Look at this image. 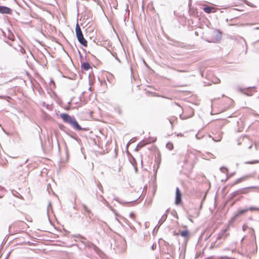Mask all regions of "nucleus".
<instances>
[{"mask_svg": "<svg viewBox=\"0 0 259 259\" xmlns=\"http://www.w3.org/2000/svg\"><path fill=\"white\" fill-rule=\"evenodd\" d=\"M60 117L64 122L69 123L75 129L79 131L81 130V126L74 117L70 116L66 113L61 114Z\"/></svg>", "mask_w": 259, "mask_h": 259, "instance_id": "obj_1", "label": "nucleus"}, {"mask_svg": "<svg viewBox=\"0 0 259 259\" xmlns=\"http://www.w3.org/2000/svg\"><path fill=\"white\" fill-rule=\"evenodd\" d=\"M75 33L78 41L84 47L88 46V42L84 38L81 28L78 23L75 26Z\"/></svg>", "mask_w": 259, "mask_h": 259, "instance_id": "obj_2", "label": "nucleus"}, {"mask_svg": "<svg viewBox=\"0 0 259 259\" xmlns=\"http://www.w3.org/2000/svg\"><path fill=\"white\" fill-rule=\"evenodd\" d=\"M212 108L213 111H216L219 113L226 111L228 107L225 104L224 101H219L218 102H214L213 103Z\"/></svg>", "mask_w": 259, "mask_h": 259, "instance_id": "obj_3", "label": "nucleus"}, {"mask_svg": "<svg viewBox=\"0 0 259 259\" xmlns=\"http://www.w3.org/2000/svg\"><path fill=\"white\" fill-rule=\"evenodd\" d=\"M229 227H227L226 228L223 230L218 235L217 239L218 240H221V239H225L227 236L229 235V234H226V232L229 231Z\"/></svg>", "mask_w": 259, "mask_h": 259, "instance_id": "obj_4", "label": "nucleus"}, {"mask_svg": "<svg viewBox=\"0 0 259 259\" xmlns=\"http://www.w3.org/2000/svg\"><path fill=\"white\" fill-rule=\"evenodd\" d=\"M182 203V194L179 188H177L176 190V205H179Z\"/></svg>", "mask_w": 259, "mask_h": 259, "instance_id": "obj_5", "label": "nucleus"}, {"mask_svg": "<svg viewBox=\"0 0 259 259\" xmlns=\"http://www.w3.org/2000/svg\"><path fill=\"white\" fill-rule=\"evenodd\" d=\"M0 13L2 14H11L12 13V10L8 7L0 6Z\"/></svg>", "mask_w": 259, "mask_h": 259, "instance_id": "obj_6", "label": "nucleus"}, {"mask_svg": "<svg viewBox=\"0 0 259 259\" xmlns=\"http://www.w3.org/2000/svg\"><path fill=\"white\" fill-rule=\"evenodd\" d=\"M203 11L206 13H214L216 10L213 7H205L203 8Z\"/></svg>", "mask_w": 259, "mask_h": 259, "instance_id": "obj_7", "label": "nucleus"}, {"mask_svg": "<svg viewBox=\"0 0 259 259\" xmlns=\"http://www.w3.org/2000/svg\"><path fill=\"white\" fill-rule=\"evenodd\" d=\"M180 234L183 237L188 238L189 232L187 230H183L180 232Z\"/></svg>", "mask_w": 259, "mask_h": 259, "instance_id": "obj_8", "label": "nucleus"}, {"mask_svg": "<svg viewBox=\"0 0 259 259\" xmlns=\"http://www.w3.org/2000/svg\"><path fill=\"white\" fill-rule=\"evenodd\" d=\"M81 68L84 70H88L92 67L89 63L84 62L81 64Z\"/></svg>", "mask_w": 259, "mask_h": 259, "instance_id": "obj_9", "label": "nucleus"}, {"mask_svg": "<svg viewBox=\"0 0 259 259\" xmlns=\"http://www.w3.org/2000/svg\"><path fill=\"white\" fill-rule=\"evenodd\" d=\"M166 147L169 150H171L174 148V145L172 143L168 142L166 145Z\"/></svg>", "mask_w": 259, "mask_h": 259, "instance_id": "obj_10", "label": "nucleus"}, {"mask_svg": "<svg viewBox=\"0 0 259 259\" xmlns=\"http://www.w3.org/2000/svg\"><path fill=\"white\" fill-rule=\"evenodd\" d=\"M243 181V179L240 178L236 180L234 182H233L232 184H231L230 185L231 186H233L240 182H241Z\"/></svg>", "mask_w": 259, "mask_h": 259, "instance_id": "obj_11", "label": "nucleus"}, {"mask_svg": "<svg viewBox=\"0 0 259 259\" xmlns=\"http://www.w3.org/2000/svg\"><path fill=\"white\" fill-rule=\"evenodd\" d=\"M246 211V210H242L239 211L237 212V213L235 215V217H237L241 215V214H243V213H244Z\"/></svg>", "mask_w": 259, "mask_h": 259, "instance_id": "obj_12", "label": "nucleus"}, {"mask_svg": "<svg viewBox=\"0 0 259 259\" xmlns=\"http://www.w3.org/2000/svg\"><path fill=\"white\" fill-rule=\"evenodd\" d=\"M188 110H189V111H190L191 112V115L190 116H187V117H184L183 118L184 119L188 118L191 117H192L193 116V115L194 114L193 110L190 108V109H189Z\"/></svg>", "mask_w": 259, "mask_h": 259, "instance_id": "obj_13", "label": "nucleus"}, {"mask_svg": "<svg viewBox=\"0 0 259 259\" xmlns=\"http://www.w3.org/2000/svg\"><path fill=\"white\" fill-rule=\"evenodd\" d=\"M130 218L132 219L133 220H135L136 218V215L134 213L131 212L130 214Z\"/></svg>", "mask_w": 259, "mask_h": 259, "instance_id": "obj_14", "label": "nucleus"}, {"mask_svg": "<svg viewBox=\"0 0 259 259\" xmlns=\"http://www.w3.org/2000/svg\"><path fill=\"white\" fill-rule=\"evenodd\" d=\"M80 238H82V239H85V238H84V237H82V236H81V237H80Z\"/></svg>", "mask_w": 259, "mask_h": 259, "instance_id": "obj_15", "label": "nucleus"}, {"mask_svg": "<svg viewBox=\"0 0 259 259\" xmlns=\"http://www.w3.org/2000/svg\"><path fill=\"white\" fill-rule=\"evenodd\" d=\"M208 259H212V258H208Z\"/></svg>", "mask_w": 259, "mask_h": 259, "instance_id": "obj_16", "label": "nucleus"}]
</instances>
